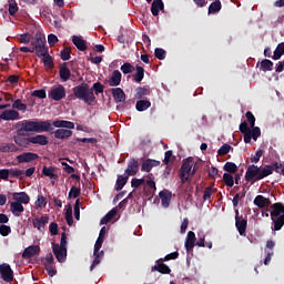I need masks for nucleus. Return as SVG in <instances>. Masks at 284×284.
<instances>
[{
	"label": "nucleus",
	"instance_id": "nucleus-46",
	"mask_svg": "<svg viewBox=\"0 0 284 284\" xmlns=\"http://www.w3.org/2000/svg\"><path fill=\"white\" fill-rule=\"evenodd\" d=\"M88 90H92L94 94L99 95L103 93L104 87L103 84H101V82H95L94 84H92V88L88 87Z\"/></svg>",
	"mask_w": 284,
	"mask_h": 284
},
{
	"label": "nucleus",
	"instance_id": "nucleus-21",
	"mask_svg": "<svg viewBox=\"0 0 284 284\" xmlns=\"http://www.w3.org/2000/svg\"><path fill=\"white\" fill-rule=\"evenodd\" d=\"M47 224H49V216L47 215L39 219H33V229L38 230V232H44Z\"/></svg>",
	"mask_w": 284,
	"mask_h": 284
},
{
	"label": "nucleus",
	"instance_id": "nucleus-49",
	"mask_svg": "<svg viewBox=\"0 0 284 284\" xmlns=\"http://www.w3.org/2000/svg\"><path fill=\"white\" fill-rule=\"evenodd\" d=\"M31 97L44 100L47 99V91L44 89L34 90L33 92H31Z\"/></svg>",
	"mask_w": 284,
	"mask_h": 284
},
{
	"label": "nucleus",
	"instance_id": "nucleus-57",
	"mask_svg": "<svg viewBox=\"0 0 284 284\" xmlns=\"http://www.w3.org/2000/svg\"><path fill=\"white\" fill-rule=\"evenodd\" d=\"M165 55H166V51H164L163 49H160V48H155V50H154L155 59L163 61Z\"/></svg>",
	"mask_w": 284,
	"mask_h": 284
},
{
	"label": "nucleus",
	"instance_id": "nucleus-11",
	"mask_svg": "<svg viewBox=\"0 0 284 284\" xmlns=\"http://www.w3.org/2000/svg\"><path fill=\"white\" fill-rule=\"evenodd\" d=\"M38 159H39V155L31 152H24L16 156V161L18 162V164L31 163L33 161H37Z\"/></svg>",
	"mask_w": 284,
	"mask_h": 284
},
{
	"label": "nucleus",
	"instance_id": "nucleus-44",
	"mask_svg": "<svg viewBox=\"0 0 284 284\" xmlns=\"http://www.w3.org/2000/svg\"><path fill=\"white\" fill-rule=\"evenodd\" d=\"M7 3L9 4V16L13 17L18 12V4L16 3V0H8Z\"/></svg>",
	"mask_w": 284,
	"mask_h": 284
},
{
	"label": "nucleus",
	"instance_id": "nucleus-52",
	"mask_svg": "<svg viewBox=\"0 0 284 284\" xmlns=\"http://www.w3.org/2000/svg\"><path fill=\"white\" fill-rule=\"evenodd\" d=\"M74 143H90V144H95L97 143V139L94 138H77L73 140V144Z\"/></svg>",
	"mask_w": 284,
	"mask_h": 284
},
{
	"label": "nucleus",
	"instance_id": "nucleus-62",
	"mask_svg": "<svg viewBox=\"0 0 284 284\" xmlns=\"http://www.w3.org/2000/svg\"><path fill=\"white\" fill-rule=\"evenodd\" d=\"M144 183H146V181L144 179H132V187L134 189H139L141 187V185H143Z\"/></svg>",
	"mask_w": 284,
	"mask_h": 284
},
{
	"label": "nucleus",
	"instance_id": "nucleus-8",
	"mask_svg": "<svg viewBox=\"0 0 284 284\" xmlns=\"http://www.w3.org/2000/svg\"><path fill=\"white\" fill-rule=\"evenodd\" d=\"M65 98H67V89L62 84L58 87H53L51 88V90H49V99L55 102H60Z\"/></svg>",
	"mask_w": 284,
	"mask_h": 284
},
{
	"label": "nucleus",
	"instance_id": "nucleus-26",
	"mask_svg": "<svg viewBox=\"0 0 284 284\" xmlns=\"http://www.w3.org/2000/svg\"><path fill=\"white\" fill-rule=\"evenodd\" d=\"M38 253H40V246H38V245L29 246V247L24 248V251L22 252V258L29 260V258L38 255Z\"/></svg>",
	"mask_w": 284,
	"mask_h": 284
},
{
	"label": "nucleus",
	"instance_id": "nucleus-43",
	"mask_svg": "<svg viewBox=\"0 0 284 284\" xmlns=\"http://www.w3.org/2000/svg\"><path fill=\"white\" fill-rule=\"evenodd\" d=\"M221 11V1L220 0H214L211 6H209V14H214Z\"/></svg>",
	"mask_w": 284,
	"mask_h": 284
},
{
	"label": "nucleus",
	"instance_id": "nucleus-15",
	"mask_svg": "<svg viewBox=\"0 0 284 284\" xmlns=\"http://www.w3.org/2000/svg\"><path fill=\"white\" fill-rule=\"evenodd\" d=\"M254 205L261 210H265L270 206H273L274 204H272V201H270V199L263 195H256V197H254Z\"/></svg>",
	"mask_w": 284,
	"mask_h": 284
},
{
	"label": "nucleus",
	"instance_id": "nucleus-56",
	"mask_svg": "<svg viewBox=\"0 0 284 284\" xmlns=\"http://www.w3.org/2000/svg\"><path fill=\"white\" fill-rule=\"evenodd\" d=\"M72 213H74V207L72 206H69V209H67V212L64 213L67 224H69V226L72 225Z\"/></svg>",
	"mask_w": 284,
	"mask_h": 284
},
{
	"label": "nucleus",
	"instance_id": "nucleus-1",
	"mask_svg": "<svg viewBox=\"0 0 284 284\" xmlns=\"http://www.w3.org/2000/svg\"><path fill=\"white\" fill-rule=\"evenodd\" d=\"M74 130V123L65 120L31 121L24 120L16 125L18 130L34 131V133H51L55 129Z\"/></svg>",
	"mask_w": 284,
	"mask_h": 284
},
{
	"label": "nucleus",
	"instance_id": "nucleus-16",
	"mask_svg": "<svg viewBox=\"0 0 284 284\" xmlns=\"http://www.w3.org/2000/svg\"><path fill=\"white\" fill-rule=\"evenodd\" d=\"M53 135V138L59 140H68L70 136H72V131L70 129H58L49 132Z\"/></svg>",
	"mask_w": 284,
	"mask_h": 284
},
{
	"label": "nucleus",
	"instance_id": "nucleus-34",
	"mask_svg": "<svg viewBox=\"0 0 284 284\" xmlns=\"http://www.w3.org/2000/svg\"><path fill=\"white\" fill-rule=\"evenodd\" d=\"M55 169L53 166H44L42 168V175L55 180L58 176L55 175Z\"/></svg>",
	"mask_w": 284,
	"mask_h": 284
},
{
	"label": "nucleus",
	"instance_id": "nucleus-3",
	"mask_svg": "<svg viewBox=\"0 0 284 284\" xmlns=\"http://www.w3.org/2000/svg\"><path fill=\"white\" fill-rule=\"evenodd\" d=\"M97 93L92 91V89H88L87 83H81L73 88V95L74 99L83 102L85 105L94 106V103L97 102Z\"/></svg>",
	"mask_w": 284,
	"mask_h": 284
},
{
	"label": "nucleus",
	"instance_id": "nucleus-48",
	"mask_svg": "<svg viewBox=\"0 0 284 284\" xmlns=\"http://www.w3.org/2000/svg\"><path fill=\"white\" fill-rule=\"evenodd\" d=\"M11 108L20 112L27 111V104H22V101L20 99L13 101V104H11Z\"/></svg>",
	"mask_w": 284,
	"mask_h": 284
},
{
	"label": "nucleus",
	"instance_id": "nucleus-39",
	"mask_svg": "<svg viewBox=\"0 0 284 284\" xmlns=\"http://www.w3.org/2000/svg\"><path fill=\"white\" fill-rule=\"evenodd\" d=\"M0 152H2V153L18 152V146H16V144H13V143L0 145Z\"/></svg>",
	"mask_w": 284,
	"mask_h": 284
},
{
	"label": "nucleus",
	"instance_id": "nucleus-55",
	"mask_svg": "<svg viewBox=\"0 0 284 284\" xmlns=\"http://www.w3.org/2000/svg\"><path fill=\"white\" fill-rule=\"evenodd\" d=\"M18 42H20L22 44H29V43L36 42V41H31V38H30L29 33H22L18 38Z\"/></svg>",
	"mask_w": 284,
	"mask_h": 284
},
{
	"label": "nucleus",
	"instance_id": "nucleus-60",
	"mask_svg": "<svg viewBox=\"0 0 284 284\" xmlns=\"http://www.w3.org/2000/svg\"><path fill=\"white\" fill-rule=\"evenodd\" d=\"M214 192H216V189L206 187L204 190V196H203L204 202L210 201V197H212V194H214Z\"/></svg>",
	"mask_w": 284,
	"mask_h": 284
},
{
	"label": "nucleus",
	"instance_id": "nucleus-24",
	"mask_svg": "<svg viewBox=\"0 0 284 284\" xmlns=\"http://www.w3.org/2000/svg\"><path fill=\"white\" fill-rule=\"evenodd\" d=\"M158 196L160 197V202L162 203V206L164 209L169 207V204L171 203V197H172L171 192L169 190H162L160 191Z\"/></svg>",
	"mask_w": 284,
	"mask_h": 284
},
{
	"label": "nucleus",
	"instance_id": "nucleus-25",
	"mask_svg": "<svg viewBox=\"0 0 284 284\" xmlns=\"http://www.w3.org/2000/svg\"><path fill=\"white\" fill-rule=\"evenodd\" d=\"M23 203H9V212L16 217H20V215L24 212Z\"/></svg>",
	"mask_w": 284,
	"mask_h": 284
},
{
	"label": "nucleus",
	"instance_id": "nucleus-27",
	"mask_svg": "<svg viewBox=\"0 0 284 284\" xmlns=\"http://www.w3.org/2000/svg\"><path fill=\"white\" fill-rule=\"evenodd\" d=\"M111 91H112V98H114V101L116 103L125 102V92H123V89L114 88Z\"/></svg>",
	"mask_w": 284,
	"mask_h": 284
},
{
	"label": "nucleus",
	"instance_id": "nucleus-32",
	"mask_svg": "<svg viewBox=\"0 0 284 284\" xmlns=\"http://www.w3.org/2000/svg\"><path fill=\"white\" fill-rule=\"evenodd\" d=\"M160 11H164V3L163 2H151V14H153V17H158Z\"/></svg>",
	"mask_w": 284,
	"mask_h": 284
},
{
	"label": "nucleus",
	"instance_id": "nucleus-19",
	"mask_svg": "<svg viewBox=\"0 0 284 284\" xmlns=\"http://www.w3.org/2000/svg\"><path fill=\"white\" fill-rule=\"evenodd\" d=\"M31 144L47 146L49 144V140L47 135L38 134L36 136L27 138Z\"/></svg>",
	"mask_w": 284,
	"mask_h": 284
},
{
	"label": "nucleus",
	"instance_id": "nucleus-7",
	"mask_svg": "<svg viewBox=\"0 0 284 284\" xmlns=\"http://www.w3.org/2000/svg\"><path fill=\"white\" fill-rule=\"evenodd\" d=\"M103 245V237H97V242H94V260L92 261V264L90 265V271L92 272L97 265L101 263V257L103 256V251L101 250V246Z\"/></svg>",
	"mask_w": 284,
	"mask_h": 284
},
{
	"label": "nucleus",
	"instance_id": "nucleus-23",
	"mask_svg": "<svg viewBox=\"0 0 284 284\" xmlns=\"http://www.w3.org/2000/svg\"><path fill=\"white\" fill-rule=\"evenodd\" d=\"M139 173V161L135 159L130 160L128 162V169L125 170V175L128 176H134Z\"/></svg>",
	"mask_w": 284,
	"mask_h": 284
},
{
	"label": "nucleus",
	"instance_id": "nucleus-38",
	"mask_svg": "<svg viewBox=\"0 0 284 284\" xmlns=\"http://www.w3.org/2000/svg\"><path fill=\"white\" fill-rule=\"evenodd\" d=\"M135 70L136 67L132 65L130 62H125L123 65H121V72H123L125 75L132 74Z\"/></svg>",
	"mask_w": 284,
	"mask_h": 284
},
{
	"label": "nucleus",
	"instance_id": "nucleus-63",
	"mask_svg": "<svg viewBox=\"0 0 284 284\" xmlns=\"http://www.w3.org/2000/svg\"><path fill=\"white\" fill-rule=\"evenodd\" d=\"M11 233V227L7 225H0V236L7 237Z\"/></svg>",
	"mask_w": 284,
	"mask_h": 284
},
{
	"label": "nucleus",
	"instance_id": "nucleus-47",
	"mask_svg": "<svg viewBox=\"0 0 284 284\" xmlns=\"http://www.w3.org/2000/svg\"><path fill=\"white\" fill-rule=\"evenodd\" d=\"M223 184L227 187L234 186L233 176L230 173H223Z\"/></svg>",
	"mask_w": 284,
	"mask_h": 284
},
{
	"label": "nucleus",
	"instance_id": "nucleus-45",
	"mask_svg": "<svg viewBox=\"0 0 284 284\" xmlns=\"http://www.w3.org/2000/svg\"><path fill=\"white\" fill-rule=\"evenodd\" d=\"M143 78H144L143 67L136 65V74H134V81H136V83H141L143 81Z\"/></svg>",
	"mask_w": 284,
	"mask_h": 284
},
{
	"label": "nucleus",
	"instance_id": "nucleus-5",
	"mask_svg": "<svg viewBox=\"0 0 284 284\" xmlns=\"http://www.w3.org/2000/svg\"><path fill=\"white\" fill-rule=\"evenodd\" d=\"M272 222H274V231L278 232L283 229L284 225V204L283 203H274L272 205Z\"/></svg>",
	"mask_w": 284,
	"mask_h": 284
},
{
	"label": "nucleus",
	"instance_id": "nucleus-9",
	"mask_svg": "<svg viewBox=\"0 0 284 284\" xmlns=\"http://www.w3.org/2000/svg\"><path fill=\"white\" fill-rule=\"evenodd\" d=\"M241 134H243V142L248 144L252 142V140L257 141L258 138H261V128L252 126V130L247 132H241Z\"/></svg>",
	"mask_w": 284,
	"mask_h": 284
},
{
	"label": "nucleus",
	"instance_id": "nucleus-10",
	"mask_svg": "<svg viewBox=\"0 0 284 284\" xmlns=\"http://www.w3.org/2000/svg\"><path fill=\"white\" fill-rule=\"evenodd\" d=\"M0 280L4 283H11L13 281V271L7 263L0 264Z\"/></svg>",
	"mask_w": 284,
	"mask_h": 284
},
{
	"label": "nucleus",
	"instance_id": "nucleus-17",
	"mask_svg": "<svg viewBox=\"0 0 284 284\" xmlns=\"http://www.w3.org/2000/svg\"><path fill=\"white\" fill-rule=\"evenodd\" d=\"M53 255L60 263H64L67 261V247H60L58 244H53Z\"/></svg>",
	"mask_w": 284,
	"mask_h": 284
},
{
	"label": "nucleus",
	"instance_id": "nucleus-37",
	"mask_svg": "<svg viewBox=\"0 0 284 284\" xmlns=\"http://www.w3.org/2000/svg\"><path fill=\"white\" fill-rule=\"evenodd\" d=\"M151 106V102L148 100H138L136 101V111L144 112Z\"/></svg>",
	"mask_w": 284,
	"mask_h": 284
},
{
	"label": "nucleus",
	"instance_id": "nucleus-42",
	"mask_svg": "<svg viewBox=\"0 0 284 284\" xmlns=\"http://www.w3.org/2000/svg\"><path fill=\"white\" fill-rule=\"evenodd\" d=\"M114 216H116V209H112V211L108 212V214H105V216H103V219H101L100 224L104 225L110 223V221H112V219H114Z\"/></svg>",
	"mask_w": 284,
	"mask_h": 284
},
{
	"label": "nucleus",
	"instance_id": "nucleus-14",
	"mask_svg": "<svg viewBox=\"0 0 284 284\" xmlns=\"http://www.w3.org/2000/svg\"><path fill=\"white\" fill-rule=\"evenodd\" d=\"M151 272H158L162 275L171 274V268L162 262V260L155 261V265L151 266Z\"/></svg>",
	"mask_w": 284,
	"mask_h": 284
},
{
	"label": "nucleus",
	"instance_id": "nucleus-58",
	"mask_svg": "<svg viewBox=\"0 0 284 284\" xmlns=\"http://www.w3.org/2000/svg\"><path fill=\"white\" fill-rule=\"evenodd\" d=\"M44 40L47 42H49V47H54L55 44H58L59 40H58V36L51 33L48 36V39L44 38Z\"/></svg>",
	"mask_w": 284,
	"mask_h": 284
},
{
	"label": "nucleus",
	"instance_id": "nucleus-50",
	"mask_svg": "<svg viewBox=\"0 0 284 284\" xmlns=\"http://www.w3.org/2000/svg\"><path fill=\"white\" fill-rule=\"evenodd\" d=\"M230 150H232V146L227 145V144H223L221 145V148H219V150L216 151V155L219 156H225V154L230 153Z\"/></svg>",
	"mask_w": 284,
	"mask_h": 284
},
{
	"label": "nucleus",
	"instance_id": "nucleus-28",
	"mask_svg": "<svg viewBox=\"0 0 284 284\" xmlns=\"http://www.w3.org/2000/svg\"><path fill=\"white\" fill-rule=\"evenodd\" d=\"M19 116L20 114L13 110H9L0 113V120H4V121L18 120Z\"/></svg>",
	"mask_w": 284,
	"mask_h": 284
},
{
	"label": "nucleus",
	"instance_id": "nucleus-31",
	"mask_svg": "<svg viewBox=\"0 0 284 284\" xmlns=\"http://www.w3.org/2000/svg\"><path fill=\"white\" fill-rule=\"evenodd\" d=\"M60 80H62V82H68L70 80V69L67 67V63L60 65Z\"/></svg>",
	"mask_w": 284,
	"mask_h": 284
},
{
	"label": "nucleus",
	"instance_id": "nucleus-2",
	"mask_svg": "<svg viewBox=\"0 0 284 284\" xmlns=\"http://www.w3.org/2000/svg\"><path fill=\"white\" fill-rule=\"evenodd\" d=\"M272 165H265L263 168L254 164L248 165L247 170L245 171V181L254 184L272 175Z\"/></svg>",
	"mask_w": 284,
	"mask_h": 284
},
{
	"label": "nucleus",
	"instance_id": "nucleus-36",
	"mask_svg": "<svg viewBox=\"0 0 284 284\" xmlns=\"http://www.w3.org/2000/svg\"><path fill=\"white\" fill-rule=\"evenodd\" d=\"M128 180H129L128 175L125 176L119 175V178H116V186H115L116 192H120L121 190H123L125 184H128Z\"/></svg>",
	"mask_w": 284,
	"mask_h": 284
},
{
	"label": "nucleus",
	"instance_id": "nucleus-13",
	"mask_svg": "<svg viewBox=\"0 0 284 284\" xmlns=\"http://www.w3.org/2000/svg\"><path fill=\"white\" fill-rule=\"evenodd\" d=\"M196 241H199V239L195 237V233L193 231H189L186 234V240L184 241V247L186 248V252L193 253Z\"/></svg>",
	"mask_w": 284,
	"mask_h": 284
},
{
	"label": "nucleus",
	"instance_id": "nucleus-51",
	"mask_svg": "<svg viewBox=\"0 0 284 284\" xmlns=\"http://www.w3.org/2000/svg\"><path fill=\"white\" fill-rule=\"evenodd\" d=\"M42 63L45 68L53 69V58L51 55H42Z\"/></svg>",
	"mask_w": 284,
	"mask_h": 284
},
{
	"label": "nucleus",
	"instance_id": "nucleus-53",
	"mask_svg": "<svg viewBox=\"0 0 284 284\" xmlns=\"http://www.w3.org/2000/svg\"><path fill=\"white\" fill-rule=\"evenodd\" d=\"M149 88H138L136 89V99L142 100L144 97L149 95Z\"/></svg>",
	"mask_w": 284,
	"mask_h": 284
},
{
	"label": "nucleus",
	"instance_id": "nucleus-30",
	"mask_svg": "<svg viewBox=\"0 0 284 284\" xmlns=\"http://www.w3.org/2000/svg\"><path fill=\"white\" fill-rule=\"evenodd\" d=\"M12 140H13V143H16V145L22 149H27L31 144L28 138H23V136H12Z\"/></svg>",
	"mask_w": 284,
	"mask_h": 284
},
{
	"label": "nucleus",
	"instance_id": "nucleus-20",
	"mask_svg": "<svg viewBox=\"0 0 284 284\" xmlns=\"http://www.w3.org/2000/svg\"><path fill=\"white\" fill-rule=\"evenodd\" d=\"M121 79H122V74L121 71L119 70H114L112 71V77H110V79H108V85H110V88H116L121 84Z\"/></svg>",
	"mask_w": 284,
	"mask_h": 284
},
{
	"label": "nucleus",
	"instance_id": "nucleus-12",
	"mask_svg": "<svg viewBox=\"0 0 284 284\" xmlns=\"http://www.w3.org/2000/svg\"><path fill=\"white\" fill-rule=\"evenodd\" d=\"M236 216L235 220V226L236 231H239V235L243 236L245 235V231L247 230V220L239 217V211H235Z\"/></svg>",
	"mask_w": 284,
	"mask_h": 284
},
{
	"label": "nucleus",
	"instance_id": "nucleus-4",
	"mask_svg": "<svg viewBox=\"0 0 284 284\" xmlns=\"http://www.w3.org/2000/svg\"><path fill=\"white\" fill-rule=\"evenodd\" d=\"M197 172V166L195 165V161L193 158H186L182 162V166L180 168V180L182 184L189 183L191 181L190 176H194ZM190 174V176H186Z\"/></svg>",
	"mask_w": 284,
	"mask_h": 284
},
{
	"label": "nucleus",
	"instance_id": "nucleus-59",
	"mask_svg": "<svg viewBox=\"0 0 284 284\" xmlns=\"http://www.w3.org/2000/svg\"><path fill=\"white\" fill-rule=\"evenodd\" d=\"M44 270L47 271V274H49L50 277H53L58 274V270H55V266L47 264L44 265Z\"/></svg>",
	"mask_w": 284,
	"mask_h": 284
},
{
	"label": "nucleus",
	"instance_id": "nucleus-33",
	"mask_svg": "<svg viewBox=\"0 0 284 284\" xmlns=\"http://www.w3.org/2000/svg\"><path fill=\"white\" fill-rule=\"evenodd\" d=\"M223 171L230 174H236L239 166L233 162H225V164H223Z\"/></svg>",
	"mask_w": 284,
	"mask_h": 284
},
{
	"label": "nucleus",
	"instance_id": "nucleus-22",
	"mask_svg": "<svg viewBox=\"0 0 284 284\" xmlns=\"http://www.w3.org/2000/svg\"><path fill=\"white\" fill-rule=\"evenodd\" d=\"M160 166V161L146 159L144 162H142V165H140V171L142 172H151V169Z\"/></svg>",
	"mask_w": 284,
	"mask_h": 284
},
{
	"label": "nucleus",
	"instance_id": "nucleus-54",
	"mask_svg": "<svg viewBox=\"0 0 284 284\" xmlns=\"http://www.w3.org/2000/svg\"><path fill=\"white\" fill-rule=\"evenodd\" d=\"M47 206V197L43 195H38V199L36 200V207L42 209Z\"/></svg>",
	"mask_w": 284,
	"mask_h": 284
},
{
	"label": "nucleus",
	"instance_id": "nucleus-64",
	"mask_svg": "<svg viewBox=\"0 0 284 284\" xmlns=\"http://www.w3.org/2000/svg\"><path fill=\"white\" fill-rule=\"evenodd\" d=\"M81 194V190L77 187H71V192H69V196H72L73 199H77Z\"/></svg>",
	"mask_w": 284,
	"mask_h": 284
},
{
	"label": "nucleus",
	"instance_id": "nucleus-40",
	"mask_svg": "<svg viewBox=\"0 0 284 284\" xmlns=\"http://www.w3.org/2000/svg\"><path fill=\"white\" fill-rule=\"evenodd\" d=\"M273 69H274V62H272V60L265 59L261 61V70H263V72H270Z\"/></svg>",
	"mask_w": 284,
	"mask_h": 284
},
{
	"label": "nucleus",
	"instance_id": "nucleus-18",
	"mask_svg": "<svg viewBox=\"0 0 284 284\" xmlns=\"http://www.w3.org/2000/svg\"><path fill=\"white\" fill-rule=\"evenodd\" d=\"M11 196L13 199V202H11L10 204H14V203L24 204V205L29 204L30 199L26 192L13 193Z\"/></svg>",
	"mask_w": 284,
	"mask_h": 284
},
{
	"label": "nucleus",
	"instance_id": "nucleus-61",
	"mask_svg": "<svg viewBox=\"0 0 284 284\" xmlns=\"http://www.w3.org/2000/svg\"><path fill=\"white\" fill-rule=\"evenodd\" d=\"M179 256H180V253L173 252L171 254H166V256H164V258H160V260H162V263H164V262H170L172 260H178Z\"/></svg>",
	"mask_w": 284,
	"mask_h": 284
},
{
	"label": "nucleus",
	"instance_id": "nucleus-6",
	"mask_svg": "<svg viewBox=\"0 0 284 284\" xmlns=\"http://www.w3.org/2000/svg\"><path fill=\"white\" fill-rule=\"evenodd\" d=\"M31 45H33V53H36V57H51L49 54V47H47V40H44L43 33H36V42H31Z\"/></svg>",
	"mask_w": 284,
	"mask_h": 284
},
{
	"label": "nucleus",
	"instance_id": "nucleus-29",
	"mask_svg": "<svg viewBox=\"0 0 284 284\" xmlns=\"http://www.w3.org/2000/svg\"><path fill=\"white\" fill-rule=\"evenodd\" d=\"M73 45L79 50V52H84L88 49L85 40L80 36H73Z\"/></svg>",
	"mask_w": 284,
	"mask_h": 284
},
{
	"label": "nucleus",
	"instance_id": "nucleus-41",
	"mask_svg": "<svg viewBox=\"0 0 284 284\" xmlns=\"http://www.w3.org/2000/svg\"><path fill=\"white\" fill-rule=\"evenodd\" d=\"M175 161V155H173V151L169 150L164 152V160H162V163H164L165 166H169L171 163Z\"/></svg>",
	"mask_w": 284,
	"mask_h": 284
},
{
	"label": "nucleus",
	"instance_id": "nucleus-35",
	"mask_svg": "<svg viewBox=\"0 0 284 284\" xmlns=\"http://www.w3.org/2000/svg\"><path fill=\"white\" fill-rule=\"evenodd\" d=\"M283 54H284V42L275 47L274 57H272V60L278 61L281 60V57H283Z\"/></svg>",
	"mask_w": 284,
	"mask_h": 284
}]
</instances>
